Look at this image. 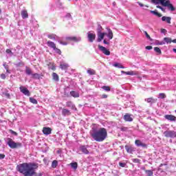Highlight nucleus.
Returning <instances> with one entry per match:
<instances>
[{
	"mask_svg": "<svg viewBox=\"0 0 176 176\" xmlns=\"http://www.w3.org/2000/svg\"><path fill=\"white\" fill-rule=\"evenodd\" d=\"M36 168H38V164L35 163H23L16 166L17 171L24 176H43V173L35 172Z\"/></svg>",
	"mask_w": 176,
	"mask_h": 176,
	"instance_id": "nucleus-1",
	"label": "nucleus"
},
{
	"mask_svg": "<svg viewBox=\"0 0 176 176\" xmlns=\"http://www.w3.org/2000/svg\"><path fill=\"white\" fill-rule=\"evenodd\" d=\"M90 135L96 142H102L108 137L107 129L100 128L99 130L94 129L90 131Z\"/></svg>",
	"mask_w": 176,
	"mask_h": 176,
	"instance_id": "nucleus-2",
	"label": "nucleus"
},
{
	"mask_svg": "<svg viewBox=\"0 0 176 176\" xmlns=\"http://www.w3.org/2000/svg\"><path fill=\"white\" fill-rule=\"evenodd\" d=\"M7 145H8V146H10L11 149H17L23 146L21 142H16L13 140V139L10 138H7Z\"/></svg>",
	"mask_w": 176,
	"mask_h": 176,
	"instance_id": "nucleus-3",
	"label": "nucleus"
},
{
	"mask_svg": "<svg viewBox=\"0 0 176 176\" xmlns=\"http://www.w3.org/2000/svg\"><path fill=\"white\" fill-rule=\"evenodd\" d=\"M65 41H60L59 43L60 45H63L64 46H67V45H68V42H79L80 41V37L67 36L65 38Z\"/></svg>",
	"mask_w": 176,
	"mask_h": 176,
	"instance_id": "nucleus-4",
	"label": "nucleus"
},
{
	"mask_svg": "<svg viewBox=\"0 0 176 176\" xmlns=\"http://www.w3.org/2000/svg\"><path fill=\"white\" fill-rule=\"evenodd\" d=\"M164 135L166 138H176V132L175 131H165L164 132Z\"/></svg>",
	"mask_w": 176,
	"mask_h": 176,
	"instance_id": "nucleus-5",
	"label": "nucleus"
},
{
	"mask_svg": "<svg viewBox=\"0 0 176 176\" xmlns=\"http://www.w3.org/2000/svg\"><path fill=\"white\" fill-rule=\"evenodd\" d=\"M162 6L168 8V10L170 12H174L175 10V7L170 2V0L165 1Z\"/></svg>",
	"mask_w": 176,
	"mask_h": 176,
	"instance_id": "nucleus-6",
	"label": "nucleus"
},
{
	"mask_svg": "<svg viewBox=\"0 0 176 176\" xmlns=\"http://www.w3.org/2000/svg\"><path fill=\"white\" fill-rule=\"evenodd\" d=\"M98 47L99 50H100V52H102V53H103V54H104L105 56L111 55V52L109 51V50H107L105 47L99 45H98Z\"/></svg>",
	"mask_w": 176,
	"mask_h": 176,
	"instance_id": "nucleus-7",
	"label": "nucleus"
},
{
	"mask_svg": "<svg viewBox=\"0 0 176 176\" xmlns=\"http://www.w3.org/2000/svg\"><path fill=\"white\" fill-rule=\"evenodd\" d=\"M87 38L91 43L94 42L96 41V34L89 32L87 33Z\"/></svg>",
	"mask_w": 176,
	"mask_h": 176,
	"instance_id": "nucleus-8",
	"label": "nucleus"
},
{
	"mask_svg": "<svg viewBox=\"0 0 176 176\" xmlns=\"http://www.w3.org/2000/svg\"><path fill=\"white\" fill-rule=\"evenodd\" d=\"M19 89H20L21 93H23V94H24L25 96H30L31 95L28 89H27L25 87L21 86L19 87Z\"/></svg>",
	"mask_w": 176,
	"mask_h": 176,
	"instance_id": "nucleus-9",
	"label": "nucleus"
},
{
	"mask_svg": "<svg viewBox=\"0 0 176 176\" xmlns=\"http://www.w3.org/2000/svg\"><path fill=\"white\" fill-rule=\"evenodd\" d=\"M53 131V129H52V128L50 127H46V126H44L43 128V133L45 135H50V134L52 133V131Z\"/></svg>",
	"mask_w": 176,
	"mask_h": 176,
	"instance_id": "nucleus-10",
	"label": "nucleus"
},
{
	"mask_svg": "<svg viewBox=\"0 0 176 176\" xmlns=\"http://www.w3.org/2000/svg\"><path fill=\"white\" fill-rule=\"evenodd\" d=\"M135 144L136 146H142V148H148V145H146V144H145V143H143L140 140H136L135 141Z\"/></svg>",
	"mask_w": 176,
	"mask_h": 176,
	"instance_id": "nucleus-11",
	"label": "nucleus"
},
{
	"mask_svg": "<svg viewBox=\"0 0 176 176\" xmlns=\"http://www.w3.org/2000/svg\"><path fill=\"white\" fill-rule=\"evenodd\" d=\"M124 148L127 153H133V152H135V148L132 146L125 145Z\"/></svg>",
	"mask_w": 176,
	"mask_h": 176,
	"instance_id": "nucleus-12",
	"label": "nucleus"
},
{
	"mask_svg": "<svg viewBox=\"0 0 176 176\" xmlns=\"http://www.w3.org/2000/svg\"><path fill=\"white\" fill-rule=\"evenodd\" d=\"M105 36V34L101 32V30H98V42H101L102 39H104V37Z\"/></svg>",
	"mask_w": 176,
	"mask_h": 176,
	"instance_id": "nucleus-13",
	"label": "nucleus"
},
{
	"mask_svg": "<svg viewBox=\"0 0 176 176\" xmlns=\"http://www.w3.org/2000/svg\"><path fill=\"white\" fill-rule=\"evenodd\" d=\"M131 116H133V115L130 113H126L124 116V120H125V122H133V118Z\"/></svg>",
	"mask_w": 176,
	"mask_h": 176,
	"instance_id": "nucleus-14",
	"label": "nucleus"
},
{
	"mask_svg": "<svg viewBox=\"0 0 176 176\" xmlns=\"http://www.w3.org/2000/svg\"><path fill=\"white\" fill-rule=\"evenodd\" d=\"M60 68L62 69V71H67V69L69 68V65H68V63H62L60 65Z\"/></svg>",
	"mask_w": 176,
	"mask_h": 176,
	"instance_id": "nucleus-15",
	"label": "nucleus"
},
{
	"mask_svg": "<svg viewBox=\"0 0 176 176\" xmlns=\"http://www.w3.org/2000/svg\"><path fill=\"white\" fill-rule=\"evenodd\" d=\"M164 118L165 119H166L167 120H170V122H175L176 120V117L173 115H166Z\"/></svg>",
	"mask_w": 176,
	"mask_h": 176,
	"instance_id": "nucleus-16",
	"label": "nucleus"
},
{
	"mask_svg": "<svg viewBox=\"0 0 176 176\" xmlns=\"http://www.w3.org/2000/svg\"><path fill=\"white\" fill-rule=\"evenodd\" d=\"M62 115L63 116H71V111L67 109H62Z\"/></svg>",
	"mask_w": 176,
	"mask_h": 176,
	"instance_id": "nucleus-17",
	"label": "nucleus"
},
{
	"mask_svg": "<svg viewBox=\"0 0 176 176\" xmlns=\"http://www.w3.org/2000/svg\"><path fill=\"white\" fill-rule=\"evenodd\" d=\"M66 107H67V108H71V109H75L76 108L75 104H74V102L71 100L66 102Z\"/></svg>",
	"mask_w": 176,
	"mask_h": 176,
	"instance_id": "nucleus-18",
	"label": "nucleus"
},
{
	"mask_svg": "<svg viewBox=\"0 0 176 176\" xmlns=\"http://www.w3.org/2000/svg\"><path fill=\"white\" fill-rule=\"evenodd\" d=\"M144 101H146L148 104H155V102L157 101V99H155L153 98H146Z\"/></svg>",
	"mask_w": 176,
	"mask_h": 176,
	"instance_id": "nucleus-19",
	"label": "nucleus"
},
{
	"mask_svg": "<svg viewBox=\"0 0 176 176\" xmlns=\"http://www.w3.org/2000/svg\"><path fill=\"white\" fill-rule=\"evenodd\" d=\"M47 45L49 47H51V49H53V50H55L56 47V43H54V42L51 41H48L47 42Z\"/></svg>",
	"mask_w": 176,
	"mask_h": 176,
	"instance_id": "nucleus-20",
	"label": "nucleus"
},
{
	"mask_svg": "<svg viewBox=\"0 0 176 176\" xmlns=\"http://www.w3.org/2000/svg\"><path fill=\"white\" fill-rule=\"evenodd\" d=\"M122 73L125 74V75H131V76L134 75H138L137 72H134V71H129V72L122 71Z\"/></svg>",
	"mask_w": 176,
	"mask_h": 176,
	"instance_id": "nucleus-21",
	"label": "nucleus"
},
{
	"mask_svg": "<svg viewBox=\"0 0 176 176\" xmlns=\"http://www.w3.org/2000/svg\"><path fill=\"white\" fill-rule=\"evenodd\" d=\"M164 2H166V0H151L152 3H155V5H158V3H161L162 6Z\"/></svg>",
	"mask_w": 176,
	"mask_h": 176,
	"instance_id": "nucleus-22",
	"label": "nucleus"
},
{
	"mask_svg": "<svg viewBox=\"0 0 176 176\" xmlns=\"http://www.w3.org/2000/svg\"><path fill=\"white\" fill-rule=\"evenodd\" d=\"M162 21H166L168 24H171V17L170 16H162Z\"/></svg>",
	"mask_w": 176,
	"mask_h": 176,
	"instance_id": "nucleus-23",
	"label": "nucleus"
},
{
	"mask_svg": "<svg viewBox=\"0 0 176 176\" xmlns=\"http://www.w3.org/2000/svg\"><path fill=\"white\" fill-rule=\"evenodd\" d=\"M22 19H28V12L26 10H23L21 11Z\"/></svg>",
	"mask_w": 176,
	"mask_h": 176,
	"instance_id": "nucleus-24",
	"label": "nucleus"
},
{
	"mask_svg": "<svg viewBox=\"0 0 176 176\" xmlns=\"http://www.w3.org/2000/svg\"><path fill=\"white\" fill-rule=\"evenodd\" d=\"M41 76H43V74H39L38 73H35V74H32V78L33 79H41Z\"/></svg>",
	"mask_w": 176,
	"mask_h": 176,
	"instance_id": "nucleus-25",
	"label": "nucleus"
},
{
	"mask_svg": "<svg viewBox=\"0 0 176 176\" xmlns=\"http://www.w3.org/2000/svg\"><path fill=\"white\" fill-rule=\"evenodd\" d=\"M80 151L85 153V155H89V150L86 148L85 146H80Z\"/></svg>",
	"mask_w": 176,
	"mask_h": 176,
	"instance_id": "nucleus-26",
	"label": "nucleus"
},
{
	"mask_svg": "<svg viewBox=\"0 0 176 176\" xmlns=\"http://www.w3.org/2000/svg\"><path fill=\"white\" fill-rule=\"evenodd\" d=\"M70 95L72 96V97H74V98H79V93H78L75 91H70Z\"/></svg>",
	"mask_w": 176,
	"mask_h": 176,
	"instance_id": "nucleus-27",
	"label": "nucleus"
},
{
	"mask_svg": "<svg viewBox=\"0 0 176 176\" xmlns=\"http://www.w3.org/2000/svg\"><path fill=\"white\" fill-rule=\"evenodd\" d=\"M108 34H107V37L109 39H112L113 38V33L112 32V30L110 28H108Z\"/></svg>",
	"mask_w": 176,
	"mask_h": 176,
	"instance_id": "nucleus-28",
	"label": "nucleus"
},
{
	"mask_svg": "<svg viewBox=\"0 0 176 176\" xmlns=\"http://www.w3.org/2000/svg\"><path fill=\"white\" fill-rule=\"evenodd\" d=\"M52 79L56 82H58V80H60V77L58 76V74L54 72L52 73Z\"/></svg>",
	"mask_w": 176,
	"mask_h": 176,
	"instance_id": "nucleus-29",
	"label": "nucleus"
},
{
	"mask_svg": "<svg viewBox=\"0 0 176 176\" xmlns=\"http://www.w3.org/2000/svg\"><path fill=\"white\" fill-rule=\"evenodd\" d=\"M150 13H151L152 14H154L155 16H157V17H162V14L157 12V10H151Z\"/></svg>",
	"mask_w": 176,
	"mask_h": 176,
	"instance_id": "nucleus-30",
	"label": "nucleus"
},
{
	"mask_svg": "<svg viewBox=\"0 0 176 176\" xmlns=\"http://www.w3.org/2000/svg\"><path fill=\"white\" fill-rule=\"evenodd\" d=\"M58 166V162L57 160H54L52 163V168H56Z\"/></svg>",
	"mask_w": 176,
	"mask_h": 176,
	"instance_id": "nucleus-31",
	"label": "nucleus"
},
{
	"mask_svg": "<svg viewBox=\"0 0 176 176\" xmlns=\"http://www.w3.org/2000/svg\"><path fill=\"white\" fill-rule=\"evenodd\" d=\"M87 72L89 75H96V70L92 69H89Z\"/></svg>",
	"mask_w": 176,
	"mask_h": 176,
	"instance_id": "nucleus-32",
	"label": "nucleus"
},
{
	"mask_svg": "<svg viewBox=\"0 0 176 176\" xmlns=\"http://www.w3.org/2000/svg\"><path fill=\"white\" fill-rule=\"evenodd\" d=\"M25 73L27 74V75H32V71L28 67H25Z\"/></svg>",
	"mask_w": 176,
	"mask_h": 176,
	"instance_id": "nucleus-33",
	"label": "nucleus"
},
{
	"mask_svg": "<svg viewBox=\"0 0 176 176\" xmlns=\"http://www.w3.org/2000/svg\"><path fill=\"white\" fill-rule=\"evenodd\" d=\"M144 171L147 176H153V170H146Z\"/></svg>",
	"mask_w": 176,
	"mask_h": 176,
	"instance_id": "nucleus-34",
	"label": "nucleus"
},
{
	"mask_svg": "<svg viewBox=\"0 0 176 176\" xmlns=\"http://www.w3.org/2000/svg\"><path fill=\"white\" fill-rule=\"evenodd\" d=\"M70 166L74 170H76V168H78V163L77 162H72L70 164Z\"/></svg>",
	"mask_w": 176,
	"mask_h": 176,
	"instance_id": "nucleus-35",
	"label": "nucleus"
},
{
	"mask_svg": "<svg viewBox=\"0 0 176 176\" xmlns=\"http://www.w3.org/2000/svg\"><path fill=\"white\" fill-rule=\"evenodd\" d=\"M154 51H155L156 53H157L158 55L162 54V50H161L160 48L158 47H154Z\"/></svg>",
	"mask_w": 176,
	"mask_h": 176,
	"instance_id": "nucleus-36",
	"label": "nucleus"
},
{
	"mask_svg": "<svg viewBox=\"0 0 176 176\" xmlns=\"http://www.w3.org/2000/svg\"><path fill=\"white\" fill-rule=\"evenodd\" d=\"M164 41L166 43H171V42H173V40L171 39V38H168V37H165V38H164Z\"/></svg>",
	"mask_w": 176,
	"mask_h": 176,
	"instance_id": "nucleus-37",
	"label": "nucleus"
},
{
	"mask_svg": "<svg viewBox=\"0 0 176 176\" xmlns=\"http://www.w3.org/2000/svg\"><path fill=\"white\" fill-rule=\"evenodd\" d=\"M47 38H49V39H52L53 41H56V34H48L47 35Z\"/></svg>",
	"mask_w": 176,
	"mask_h": 176,
	"instance_id": "nucleus-38",
	"label": "nucleus"
},
{
	"mask_svg": "<svg viewBox=\"0 0 176 176\" xmlns=\"http://www.w3.org/2000/svg\"><path fill=\"white\" fill-rule=\"evenodd\" d=\"M102 89L105 91H111V87L109 86H103L102 87Z\"/></svg>",
	"mask_w": 176,
	"mask_h": 176,
	"instance_id": "nucleus-39",
	"label": "nucleus"
},
{
	"mask_svg": "<svg viewBox=\"0 0 176 176\" xmlns=\"http://www.w3.org/2000/svg\"><path fill=\"white\" fill-rule=\"evenodd\" d=\"M30 101L32 104H38V100L34 98H30Z\"/></svg>",
	"mask_w": 176,
	"mask_h": 176,
	"instance_id": "nucleus-40",
	"label": "nucleus"
},
{
	"mask_svg": "<svg viewBox=\"0 0 176 176\" xmlns=\"http://www.w3.org/2000/svg\"><path fill=\"white\" fill-rule=\"evenodd\" d=\"M54 50L57 54L61 55V50L57 48V47Z\"/></svg>",
	"mask_w": 176,
	"mask_h": 176,
	"instance_id": "nucleus-41",
	"label": "nucleus"
},
{
	"mask_svg": "<svg viewBox=\"0 0 176 176\" xmlns=\"http://www.w3.org/2000/svg\"><path fill=\"white\" fill-rule=\"evenodd\" d=\"M50 65H52V67H50V69H51L52 71H56V65H54V63H50Z\"/></svg>",
	"mask_w": 176,
	"mask_h": 176,
	"instance_id": "nucleus-42",
	"label": "nucleus"
},
{
	"mask_svg": "<svg viewBox=\"0 0 176 176\" xmlns=\"http://www.w3.org/2000/svg\"><path fill=\"white\" fill-rule=\"evenodd\" d=\"M114 67H118V68H124V67L119 63H115Z\"/></svg>",
	"mask_w": 176,
	"mask_h": 176,
	"instance_id": "nucleus-43",
	"label": "nucleus"
},
{
	"mask_svg": "<svg viewBox=\"0 0 176 176\" xmlns=\"http://www.w3.org/2000/svg\"><path fill=\"white\" fill-rule=\"evenodd\" d=\"M159 96H160V98H166V94H164V93H161L159 94Z\"/></svg>",
	"mask_w": 176,
	"mask_h": 176,
	"instance_id": "nucleus-44",
	"label": "nucleus"
},
{
	"mask_svg": "<svg viewBox=\"0 0 176 176\" xmlns=\"http://www.w3.org/2000/svg\"><path fill=\"white\" fill-rule=\"evenodd\" d=\"M9 132L11 133V134H13L14 135H18L17 132H16L12 129H10Z\"/></svg>",
	"mask_w": 176,
	"mask_h": 176,
	"instance_id": "nucleus-45",
	"label": "nucleus"
},
{
	"mask_svg": "<svg viewBox=\"0 0 176 176\" xmlns=\"http://www.w3.org/2000/svg\"><path fill=\"white\" fill-rule=\"evenodd\" d=\"M129 128L126 127V126H122L120 128L121 131H127Z\"/></svg>",
	"mask_w": 176,
	"mask_h": 176,
	"instance_id": "nucleus-46",
	"label": "nucleus"
},
{
	"mask_svg": "<svg viewBox=\"0 0 176 176\" xmlns=\"http://www.w3.org/2000/svg\"><path fill=\"white\" fill-rule=\"evenodd\" d=\"M133 163H140V162H141V160H140V159L138 158H135L133 160Z\"/></svg>",
	"mask_w": 176,
	"mask_h": 176,
	"instance_id": "nucleus-47",
	"label": "nucleus"
},
{
	"mask_svg": "<svg viewBox=\"0 0 176 176\" xmlns=\"http://www.w3.org/2000/svg\"><path fill=\"white\" fill-rule=\"evenodd\" d=\"M0 78H1V79L5 80V79H6V75L5 74H1L0 75Z\"/></svg>",
	"mask_w": 176,
	"mask_h": 176,
	"instance_id": "nucleus-48",
	"label": "nucleus"
},
{
	"mask_svg": "<svg viewBox=\"0 0 176 176\" xmlns=\"http://www.w3.org/2000/svg\"><path fill=\"white\" fill-rule=\"evenodd\" d=\"M157 9L162 10V12H166V9H164L163 7L160 6H157Z\"/></svg>",
	"mask_w": 176,
	"mask_h": 176,
	"instance_id": "nucleus-49",
	"label": "nucleus"
},
{
	"mask_svg": "<svg viewBox=\"0 0 176 176\" xmlns=\"http://www.w3.org/2000/svg\"><path fill=\"white\" fill-rule=\"evenodd\" d=\"M144 34L146 35V38H147L148 39H150V41H151V36H149L148 32H144Z\"/></svg>",
	"mask_w": 176,
	"mask_h": 176,
	"instance_id": "nucleus-50",
	"label": "nucleus"
},
{
	"mask_svg": "<svg viewBox=\"0 0 176 176\" xmlns=\"http://www.w3.org/2000/svg\"><path fill=\"white\" fill-rule=\"evenodd\" d=\"M119 166L120 167H126V163L119 162Z\"/></svg>",
	"mask_w": 176,
	"mask_h": 176,
	"instance_id": "nucleus-51",
	"label": "nucleus"
},
{
	"mask_svg": "<svg viewBox=\"0 0 176 176\" xmlns=\"http://www.w3.org/2000/svg\"><path fill=\"white\" fill-rule=\"evenodd\" d=\"M153 47L151 45H148L146 47V50H152Z\"/></svg>",
	"mask_w": 176,
	"mask_h": 176,
	"instance_id": "nucleus-52",
	"label": "nucleus"
},
{
	"mask_svg": "<svg viewBox=\"0 0 176 176\" xmlns=\"http://www.w3.org/2000/svg\"><path fill=\"white\" fill-rule=\"evenodd\" d=\"M21 65H24V63L19 62L16 64V67H21Z\"/></svg>",
	"mask_w": 176,
	"mask_h": 176,
	"instance_id": "nucleus-53",
	"label": "nucleus"
},
{
	"mask_svg": "<svg viewBox=\"0 0 176 176\" xmlns=\"http://www.w3.org/2000/svg\"><path fill=\"white\" fill-rule=\"evenodd\" d=\"M5 69H6V72L8 74H10V70H9V67L5 66Z\"/></svg>",
	"mask_w": 176,
	"mask_h": 176,
	"instance_id": "nucleus-54",
	"label": "nucleus"
},
{
	"mask_svg": "<svg viewBox=\"0 0 176 176\" xmlns=\"http://www.w3.org/2000/svg\"><path fill=\"white\" fill-rule=\"evenodd\" d=\"M6 53H7L8 54H10V53H12V50L10 49H7L6 50Z\"/></svg>",
	"mask_w": 176,
	"mask_h": 176,
	"instance_id": "nucleus-55",
	"label": "nucleus"
},
{
	"mask_svg": "<svg viewBox=\"0 0 176 176\" xmlns=\"http://www.w3.org/2000/svg\"><path fill=\"white\" fill-rule=\"evenodd\" d=\"M5 96L7 97V98H10V94L6 93L4 94Z\"/></svg>",
	"mask_w": 176,
	"mask_h": 176,
	"instance_id": "nucleus-56",
	"label": "nucleus"
},
{
	"mask_svg": "<svg viewBox=\"0 0 176 176\" xmlns=\"http://www.w3.org/2000/svg\"><path fill=\"white\" fill-rule=\"evenodd\" d=\"M101 98H108V95L102 94V96H101Z\"/></svg>",
	"mask_w": 176,
	"mask_h": 176,
	"instance_id": "nucleus-57",
	"label": "nucleus"
},
{
	"mask_svg": "<svg viewBox=\"0 0 176 176\" xmlns=\"http://www.w3.org/2000/svg\"><path fill=\"white\" fill-rule=\"evenodd\" d=\"M5 154H0V160L5 159Z\"/></svg>",
	"mask_w": 176,
	"mask_h": 176,
	"instance_id": "nucleus-58",
	"label": "nucleus"
},
{
	"mask_svg": "<svg viewBox=\"0 0 176 176\" xmlns=\"http://www.w3.org/2000/svg\"><path fill=\"white\" fill-rule=\"evenodd\" d=\"M161 32H162V34H166V32H167V30H166V29H162V30H161Z\"/></svg>",
	"mask_w": 176,
	"mask_h": 176,
	"instance_id": "nucleus-59",
	"label": "nucleus"
},
{
	"mask_svg": "<svg viewBox=\"0 0 176 176\" xmlns=\"http://www.w3.org/2000/svg\"><path fill=\"white\" fill-rule=\"evenodd\" d=\"M103 43H104V45H109V43H108V41H107V40H104Z\"/></svg>",
	"mask_w": 176,
	"mask_h": 176,
	"instance_id": "nucleus-60",
	"label": "nucleus"
},
{
	"mask_svg": "<svg viewBox=\"0 0 176 176\" xmlns=\"http://www.w3.org/2000/svg\"><path fill=\"white\" fill-rule=\"evenodd\" d=\"M138 5L140 6L141 8L144 7V4L140 3V2H138Z\"/></svg>",
	"mask_w": 176,
	"mask_h": 176,
	"instance_id": "nucleus-61",
	"label": "nucleus"
},
{
	"mask_svg": "<svg viewBox=\"0 0 176 176\" xmlns=\"http://www.w3.org/2000/svg\"><path fill=\"white\" fill-rule=\"evenodd\" d=\"M61 149H59L56 151V153H58V155H60V153H61Z\"/></svg>",
	"mask_w": 176,
	"mask_h": 176,
	"instance_id": "nucleus-62",
	"label": "nucleus"
},
{
	"mask_svg": "<svg viewBox=\"0 0 176 176\" xmlns=\"http://www.w3.org/2000/svg\"><path fill=\"white\" fill-rule=\"evenodd\" d=\"M172 42H173V43H176V39L172 40Z\"/></svg>",
	"mask_w": 176,
	"mask_h": 176,
	"instance_id": "nucleus-63",
	"label": "nucleus"
},
{
	"mask_svg": "<svg viewBox=\"0 0 176 176\" xmlns=\"http://www.w3.org/2000/svg\"><path fill=\"white\" fill-rule=\"evenodd\" d=\"M173 50L174 53H176V49L175 48H173Z\"/></svg>",
	"mask_w": 176,
	"mask_h": 176,
	"instance_id": "nucleus-64",
	"label": "nucleus"
}]
</instances>
